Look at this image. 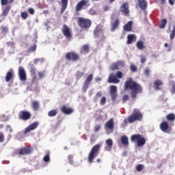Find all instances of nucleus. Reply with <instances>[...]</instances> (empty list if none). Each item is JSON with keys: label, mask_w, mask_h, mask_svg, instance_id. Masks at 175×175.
I'll list each match as a JSON object with an SVG mask.
<instances>
[{"label": "nucleus", "mask_w": 175, "mask_h": 175, "mask_svg": "<svg viewBox=\"0 0 175 175\" xmlns=\"http://www.w3.org/2000/svg\"><path fill=\"white\" fill-rule=\"evenodd\" d=\"M124 88L125 90H130L131 91V96L132 99H136L137 94H142L143 92L142 85L133 81L132 78H129L128 81H125Z\"/></svg>", "instance_id": "obj_1"}, {"label": "nucleus", "mask_w": 175, "mask_h": 175, "mask_svg": "<svg viewBox=\"0 0 175 175\" xmlns=\"http://www.w3.org/2000/svg\"><path fill=\"white\" fill-rule=\"evenodd\" d=\"M100 144H96L92 148L88 154L89 163H92V162H94V159L98 157V154H99V151H100Z\"/></svg>", "instance_id": "obj_2"}, {"label": "nucleus", "mask_w": 175, "mask_h": 175, "mask_svg": "<svg viewBox=\"0 0 175 175\" xmlns=\"http://www.w3.org/2000/svg\"><path fill=\"white\" fill-rule=\"evenodd\" d=\"M142 120H143V113L140 112V110L137 109H134L132 115L128 117V121L130 124L135 121H142Z\"/></svg>", "instance_id": "obj_3"}, {"label": "nucleus", "mask_w": 175, "mask_h": 175, "mask_svg": "<svg viewBox=\"0 0 175 175\" xmlns=\"http://www.w3.org/2000/svg\"><path fill=\"white\" fill-rule=\"evenodd\" d=\"M131 141L134 143H137V147H143L146 143V138L143 137V135L140 134H135L131 135Z\"/></svg>", "instance_id": "obj_4"}, {"label": "nucleus", "mask_w": 175, "mask_h": 175, "mask_svg": "<svg viewBox=\"0 0 175 175\" xmlns=\"http://www.w3.org/2000/svg\"><path fill=\"white\" fill-rule=\"evenodd\" d=\"M77 23L81 29H88L92 25V22L90 19L83 17L78 18Z\"/></svg>", "instance_id": "obj_5"}, {"label": "nucleus", "mask_w": 175, "mask_h": 175, "mask_svg": "<svg viewBox=\"0 0 175 175\" xmlns=\"http://www.w3.org/2000/svg\"><path fill=\"white\" fill-rule=\"evenodd\" d=\"M94 35L96 38L99 39V40H103L105 39L106 37L103 35V29H102V25H98L94 30Z\"/></svg>", "instance_id": "obj_6"}, {"label": "nucleus", "mask_w": 175, "mask_h": 175, "mask_svg": "<svg viewBox=\"0 0 175 175\" xmlns=\"http://www.w3.org/2000/svg\"><path fill=\"white\" fill-rule=\"evenodd\" d=\"M66 59L67 61H72L73 62H77L80 59V55L75 52H68L66 54Z\"/></svg>", "instance_id": "obj_7"}, {"label": "nucleus", "mask_w": 175, "mask_h": 175, "mask_svg": "<svg viewBox=\"0 0 175 175\" xmlns=\"http://www.w3.org/2000/svg\"><path fill=\"white\" fill-rule=\"evenodd\" d=\"M84 6H86L87 8L90 6V3H88V0H81L79 2H78L75 7L76 13H79V12H81Z\"/></svg>", "instance_id": "obj_8"}, {"label": "nucleus", "mask_w": 175, "mask_h": 175, "mask_svg": "<svg viewBox=\"0 0 175 175\" xmlns=\"http://www.w3.org/2000/svg\"><path fill=\"white\" fill-rule=\"evenodd\" d=\"M18 119L23 120V121H28L32 117V115L31 114V112L28 111H21L18 113Z\"/></svg>", "instance_id": "obj_9"}, {"label": "nucleus", "mask_w": 175, "mask_h": 175, "mask_svg": "<svg viewBox=\"0 0 175 175\" xmlns=\"http://www.w3.org/2000/svg\"><path fill=\"white\" fill-rule=\"evenodd\" d=\"M62 32L66 39H68L69 40L72 39V32H70V29L68 25L64 24L62 26Z\"/></svg>", "instance_id": "obj_10"}, {"label": "nucleus", "mask_w": 175, "mask_h": 175, "mask_svg": "<svg viewBox=\"0 0 175 175\" xmlns=\"http://www.w3.org/2000/svg\"><path fill=\"white\" fill-rule=\"evenodd\" d=\"M18 77L21 81H27V72L24 69V67L19 66L18 67Z\"/></svg>", "instance_id": "obj_11"}, {"label": "nucleus", "mask_w": 175, "mask_h": 175, "mask_svg": "<svg viewBox=\"0 0 175 175\" xmlns=\"http://www.w3.org/2000/svg\"><path fill=\"white\" fill-rule=\"evenodd\" d=\"M39 126L38 122H34L30 125H29L24 131L25 135H27V133H29V132H31V131H35Z\"/></svg>", "instance_id": "obj_12"}, {"label": "nucleus", "mask_w": 175, "mask_h": 175, "mask_svg": "<svg viewBox=\"0 0 175 175\" xmlns=\"http://www.w3.org/2000/svg\"><path fill=\"white\" fill-rule=\"evenodd\" d=\"M163 87V81L161 79H156L153 83V88L155 91H161Z\"/></svg>", "instance_id": "obj_13"}, {"label": "nucleus", "mask_w": 175, "mask_h": 175, "mask_svg": "<svg viewBox=\"0 0 175 175\" xmlns=\"http://www.w3.org/2000/svg\"><path fill=\"white\" fill-rule=\"evenodd\" d=\"M60 110L61 112L63 113V114H66V116H69V114H72L74 111L72 108L68 107L66 105L62 106Z\"/></svg>", "instance_id": "obj_14"}, {"label": "nucleus", "mask_w": 175, "mask_h": 175, "mask_svg": "<svg viewBox=\"0 0 175 175\" xmlns=\"http://www.w3.org/2000/svg\"><path fill=\"white\" fill-rule=\"evenodd\" d=\"M160 129L162 132H169L168 131H172L170 126H169V123L167 122L164 121L160 124Z\"/></svg>", "instance_id": "obj_15"}, {"label": "nucleus", "mask_w": 175, "mask_h": 175, "mask_svg": "<svg viewBox=\"0 0 175 175\" xmlns=\"http://www.w3.org/2000/svg\"><path fill=\"white\" fill-rule=\"evenodd\" d=\"M32 152L31 148L28 147H24L19 150L18 154L19 155H29Z\"/></svg>", "instance_id": "obj_16"}, {"label": "nucleus", "mask_w": 175, "mask_h": 175, "mask_svg": "<svg viewBox=\"0 0 175 175\" xmlns=\"http://www.w3.org/2000/svg\"><path fill=\"white\" fill-rule=\"evenodd\" d=\"M108 83H113V84H118V83H120V79H117L116 75L111 73L109 75V77L108 78Z\"/></svg>", "instance_id": "obj_17"}, {"label": "nucleus", "mask_w": 175, "mask_h": 175, "mask_svg": "<svg viewBox=\"0 0 175 175\" xmlns=\"http://www.w3.org/2000/svg\"><path fill=\"white\" fill-rule=\"evenodd\" d=\"M120 12L124 13V14H129V5L126 3H124L120 7Z\"/></svg>", "instance_id": "obj_18"}, {"label": "nucleus", "mask_w": 175, "mask_h": 175, "mask_svg": "<svg viewBox=\"0 0 175 175\" xmlns=\"http://www.w3.org/2000/svg\"><path fill=\"white\" fill-rule=\"evenodd\" d=\"M94 79V75L90 74L85 79V81L83 83V88H88L90 87V83L92 81V79Z\"/></svg>", "instance_id": "obj_19"}, {"label": "nucleus", "mask_w": 175, "mask_h": 175, "mask_svg": "<svg viewBox=\"0 0 175 175\" xmlns=\"http://www.w3.org/2000/svg\"><path fill=\"white\" fill-rule=\"evenodd\" d=\"M11 9H12V6H10V5H7L5 7H4L2 10L3 17H6V16L9 14V12H10Z\"/></svg>", "instance_id": "obj_20"}, {"label": "nucleus", "mask_w": 175, "mask_h": 175, "mask_svg": "<svg viewBox=\"0 0 175 175\" xmlns=\"http://www.w3.org/2000/svg\"><path fill=\"white\" fill-rule=\"evenodd\" d=\"M106 128L108 129H114V120L113 118L109 119L105 124Z\"/></svg>", "instance_id": "obj_21"}, {"label": "nucleus", "mask_w": 175, "mask_h": 175, "mask_svg": "<svg viewBox=\"0 0 175 175\" xmlns=\"http://www.w3.org/2000/svg\"><path fill=\"white\" fill-rule=\"evenodd\" d=\"M107 146L105 147L106 151H111L113 148V140L111 139L106 140Z\"/></svg>", "instance_id": "obj_22"}, {"label": "nucleus", "mask_w": 175, "mask_h": 175, "mask_svg": "<svg viewBox=\"0 0 175 175\" xmlns=\"http://www.w3.org/2000/svg\"><path fill=\"white\" fill-rule=\"evenodd\" d=\"M120 25V19H116L114 22L111 24V31L112 32H114L116 31V28H118V26Z\"/></svg>", "instance_id": "obj_23"}, {"label": "nucleus", "mask_w": 175, "mask_h": 175, "mask_svg": "<svg viewBox=\"0 0 175 175\" xmlns=\"http://www.w3.org/2000/svg\"><path fill=\"white\" fill-rule=\"evenodd\" d=\"M139 6L142 10H146L147 9V1L146 0H139Z\"/></svg>", "instance_id": "obj_24"}, {"label": "nucleus", "mask_w": 175, "mask_h": 175, "mask_svg": "<svg viewBox=\"0 0 175 175\" xmlns=\"http://www.w3.org/2000/svg\"><path fill=\"white\" fill-rule=\"evenodd\" d=\"M133 24V22L129 21L126 25H124L123 27L124 29L127 32H131V31H132Z\"/></svg>", "instance_id": "obj_25"}, {"label": "nucleus", "mask_w": 175, "mask_h": 175, "mask_svg": "<svg viewBox=\"0 0 175 175\" xmlns=\"http://www.w3.org/2000/svg\"><path fill=\"white\" fill-rule=\"evenodd\" d=\"M68 0H62V8L60 10V13L62 14L66 10V8H68Z\"/></svg>", "instance_id": "obj_26"}, {"label": "nucleus", "mask_w": 175, "mask_h": 175, "mask_svg": "<svg viewBox=\"0 0 175 175\" xmlns=\"http://www.w3.org/2000/svg\"><path fill=\"white\" fill-rule=\"evenodd\" d=\"M120 142L123 146H129V139L126 135H123L120 138Z\"/></svg>", "instance_id": "obj_27"}, {"label": "nucleus", "mask_w": 175, "mask_h": 175, "mask_svg": "<svg viewBox=\"0 0 175 175\" xmlns=\"http://www.w3.org/2000/svg\"><path fill=\"white\" fill-rule=\"evenodd\" d=\"M13 79V70H10L5 76V81L6 83H9L10 80H12Z\"/></svg>", "instance_id": "obj_28"}, {"label": "nucleus", "mask_w": 175, "mask_h": 175, "mask_svg": "<svg viewBox=\"0 0 175 175\" xmlns=\"http://www.w3.org/2000/svg\"><path fill=\"white\" fill-rule=\"evenodd\" d=\"M136 46L138 50H144V42L142 40H139L136 43Z\"/></svg>", "instance_id": "obj_29"}, {"label": "nucleus", "mask_w": 175, "mask_h": 175, "mask_svg": "<svg viewBox=\"0 0 175 175\" xmlns=\"http://www.w3.org/2000/svg\"><path fill=\"white\" fill-rule=\"evenodd\" d=\"M166 120H168L169 122H174L175 115L174 113H169L166 116Z\"/></svg>", "instance_id": "obj_30"}, {"label": "nucleus", "mask_w": 175, "mask_h": 175, "mask_svg": "<svg viewBox=\"0 0 175 175\" xmlns=\"http://www.w3.org/2000/svg\"><path fill=\"white\" fill-rule=\"evenodd\" d=\"M135 40V34H129L127 36V44H131V43Z\"/></svg>", "instance_id": "obj_31"}, {"label": "nucleus", "mask_w": 175, "mask_h": 175, "mask_svg": "<svg viewBox=\"0 0 175 175\" xmlns=\"http://www.w3.org/2000/svg\"><path fill=\"white\" fill-rule=\"evenodd\" d=\"M81 53L88 54V53H90V46L88 44L83 45L81 49Z\"/></svg>", "instance_id": "obj_32"}, {"label": "nucleus", "mask_w": 175, "mask_h": 175, "mask_svg": "<svg viewBox=\"0 0 175 175\" xmlns=\"http://www.w3.org/2000/svg\"><path fill=\"white\" fill-rule=\"evenodd\" d=\"M40 104L38 101H33L31 103V107L34 111H38L39 110Z\"/></svg>", "instance_id": "obj_33"}, {"label": "nucleus", "mask_w": 175, "mask_h": 175, "mask_svg": "<svg viewBox=\"0 0 175 175\" xmlns=\"http://www.w3.org/2000/svg\"><path fill=\"white\" fill-rule=\"evenodd\" d=\"M58 114V110L57 109H52L48 112L49 117H55Z\"/></svg>", "instance_id": "obj_34"}, {"label": "nucleus", "mask_w": 175, "mask_h": 175, "mask_svg": "<svg viewBox=\"0 0 175 175\" xmlns=\"http://www.w3.org/2000/svg\"><path fill=\"white\" fill-rule=\"evenodd\" d=\"M166 24H167V21L166 19H162L161 24L159 25V27L161 29H163L165 27H166Z\"/></svg>", "instance_id": "obj_35"}, {"label": "nucleus", "mask_w": 175, "mask_h": 175, "mask_svg": "<svg viewBox=\"0 0 175 175\" xmlns=\"http://www.w3.org/2000/svg\"><path fill=\"white\" fill-rule=\"evenodd\" d=\"M174 36H175V25L173 26V29L171 31V33L170 35V40H173V39H174Z\"/></svg>", "instance_id": "obj_36"}, {"label": "nucleus", "mask_w": 175, "mask_h": 175, "mask_svg": "<svg viewBox=\"0 0 175 175\" xmlns=\"http://www.w3.org/2000/svg\"><path fill=\"white\" fill-rule=\"evenodd\" d=\"M110 69H111V70H118V64L117 62L111 64V66H110Z\"/></svg>", "instance_id": "obj_37"}, {"label": "nucleus", "mask_w": 175, "mask_h": 175, "mask_svg": "<svg viewBox=\"0 0 175 175\" xmlns=\"http://www.w3.org/2000/svg\"><path fill=\"white\" fill-rule=\"evenodd\" d=\"M114 93H117V86L111 85L110 86L109 94H114Z\"/></svg>", "instance_id": "obj_38"}, {"label": "nucleus", "mask_w": 175, "mask_h": 175, "mask_svg": "<svg viewBox=\"0 0 175 175\" xmlns=\"http://www.w3.org/2000/svg\"><path fill=\"white\" fill-rule=\"evenodd\" d=\"M130 70L133 72V73H135L137 72V66H136L135 64H131L130 66Z\"/></svg>", "instance_id": "obj_39"}, {"label": "nucleus", "mask_w": 175, "mask_h": 175, "mask_svg": "<svg viewBox=\"0 0 175 175\" xmlns=\"http://www.w3.org/2000/svg\"><path fill=\"white\" fill-rule=\"evenodd\" d=\"M135 169H136V170L137 172H142L144 169V165H143V164H138V165H137Z\"/></svg>", "instance_id": "obj_40"}, {"label": "nucleus", "mask_w": 175, "mask_h": 175, "mask_svg": "<svg viewBox=\"0 0 175 175\" xmlns=\"http://www.w3.org/2000/svg\"><path fill=\"white\" fill-rule=\"evenodd\" d=\"M34 51H36V44L30 46L29 49L27 50V53H33Z\"/></svg>", "instance_id": "obj_41"}, {"label": "nucleus", "mask_w": 175, "mask_h": 175, "mask_svg": "<svg viewBox=\"0 0 175 175\" xmlns=\"http://www.w3.org/2000/svg\"><path fill=\"white\" fill-rule=\"evenodd\" d=\"M21 17L23 19V20H27V18H28V12H23L21 14Z\"/></svg>", "instance_id": "obj_42"}, {"label": "nucleus", "mask_w": 175, "mask_h": 175, "mask_svg": "<svg viewBox=\"0 0 175 175\" xmlns=\"http://www.w3.org/2000/svg\"><path fill=\"white\" fill-rule=\"evenodd\" d=\"M44 162H49L50 161V152H47L46 155L43 158Z\"/></svg>", "instance_id": "obj_43"}, {"label": "nucleus", "mask_w": 175, "mask_h": 175, "mask_svg": "<svg viewBox=\"0 0 175 175\" xmlns=\"http://www.w3.org/2000/svg\"><path fill=\"white\" fill-rule=\"evenodd\" d=\"M106 97L103 96L100 98V104L101 105V106H105V105H106Z\"/></svg>", "instance_id": "obj_44"}, {"label": "nucleus", "mask_w": 175, "mask_h": 175, "mask_svg": "<svg viewBox=\"0 0 175 175\" xmlns=\"http://www.w3.org/2000/svg\"><path fill=\"white\" fill-rule=\"evenodd\" d=\"M171 94H175V81L171 82Z\"/></svg>", "instance_id": "obj_45"}, {"label": "nucleus", "mask_w": 175, "mask_h": 175, "mask_svg": "<svg viewBox=\"0 0 175 175\" xmlns=\"http://www.w3.org/2000/svg\"><path fill=\"white\" fill-rule=\"evenodd\" d=\"M116 79H122V72L121 71H118L115 75Z\"/></svg>", "instance_id": "obj_46"}, {"label": "nucleus", "mask_w": 175, "mask_h": 175, "mask_svg": "<svg viewBox=\"0 0 175 175\" xmlns=\"http://www.w3.org/2000/svg\"><path fill=\"white\" fill-rule=\"evenodd\" d=\"M111 97V100L113 101L116 100V99H117V92L116 93H109Z\"/></svg>", "instance_id": "obj_47"}, {"label": "nucleus", "mask_w": 175, "mask_h": 175, "mask_svg": "<svg viewBox=\"0 0 175 175\" xmlns=\"http://www.w3.org/2000/svg\"><path fill=\"white\" fill-rule=\"evenodd\" d=\"M102 95H103V92L102 91L98 92L94 97V99H99Z\"/></svg>", "instance_id": "obj_48"}, {"label": "nucleus", "mask_w": 175, "mask_h": 175, "mask_svg": "<svg viewBox=\"0 0 175 175\" xmlns=\"http://www.w3.org/2000/svg\"><path fill=\"white\" fill-rule=\"evenodd\" d=\"M83 76H84V72H83L81 71H78L77 72L76 77H77V79H81V77Z\"/></svg>", "instance_id": "obj_49"}, {"label": "nucleus", "mask_w": 175, "mask_h": 175, "mask_svg": "<svg viewBox=\"0 0 175 175\" xmlns=\"http://www.w3.org/2000/svg\"><path fill=\"white\" fill-rule=\"evenodd\" d=\"M117 64H118V68H119V66L120 68H124V66H125V62H124L122 61H118Z\"/></svg>", "instance_id": "obj_50"}, {"label": "nucleus", "mask_w": 175, "mask_h": 175, "mask_svg": "<svg viewBox=\"0 0 175 175\" xmlns=\"http://www.w3.org/2000/svg\"><path fill=\"white\" fill-rule=\"evenodd\" d=\"M5 142V134L0 132V143H3Z\"/></svg>", "instance_id": "obj_51"}, {"label": "nucleus", "mask_w": 175, "mask_h": 175, "mask_svg": "<svg viewBox=\"0 0 175 175\" xmlns=\"http://www.w3.org/2000/svg\"><path fill=\"white\" fill-rule=\"evenodd\" d=\"M9 29H8L7 27H1V32L2 33H8Z\"/></svg>", "instance_id": "obj_52"}, {"label": "nucleus", "mask_w": 175, "mask_h": 175, "mask_svg": "<svg viewBox=\"0 0 175 175\" xmlns=\"http://www.w3.org/2000/svg\"><path fill=\"white\" fill-rule=\"evenodd\" d=\"M36 71V68L35 67L33 66L31 67L30 68L31 75H32L33 76L35 75Z\"/></svg>", "instance_id": "obj_53"}, {"label": "nucleus", "mask_w": 175, "mask_h": 175, "mask_svg": "<svg viewBox=\"0 0 175 175\" xmlns=\"http://www.w3.org/2000/svg\"><path fill=\"white\" fill-rule=\"evenodd\" d=\"M68 159L69 163H71V164L73 163V155L72 154L68 155Z\"/></svg>", "instance_id": "obj_54"}, {"label": "nucleus", "mask_w": 175, "mask_h": 175, "mask_svg": "<svg viewBox=\"0 0 175 175\" xmlns=\"http://www.w3.org/2000/svg\"><path fill=\"white\" fill-rule=\"evenodd\" d=\"M100 128H102L100 124L96 125L94 127V132H98V131H100Z\"/></svg>", "instance_id": "obj_55"}, {"label": "nucleus", "mask_w": 175, "mask_h": 175, "mask_svg": "<svg viewBox=\"0 0 175 175\" xmlns=\"http://www.w3.org/2000/svg\"><path fill=\"white\" fill-rule=\"evenodd\" d=\"M43 61H44V58H41V59H34V64H38V62L42 63Z\"/></svg>", "instance_id": "obj_56"}, {"label": "nucleus", "mask_w": 175, "mask_h": 175, "mask_svg": "<svg viewBox=\"0 0 175 175\" xmlns=\"http://www.w3.org/2000/svg\"><path fill=\"white\" fill-rule=\"evenodd\" d=\"M8 3H9V0H1V5H2V6Z\"/></svg>", "instance_id": "obj_57"}, {"label": "nucleus", "mask_w": 175, "mask_h": 175, "mask_svg": "<svg viewBox=\"0 0 175 175\" xmlns=\"http://www.w3.org/2000/svg\"><path fill=\"white\" fill-rule=\"evenodd\" d=\"M38 77H40V79H43V77H44V71L39 72Z\"/></svg>", "instance_id": "obj_58"}, {"label": "nucleus", "mask_w": 175, "mask_h": 175, "mask_svg": "<svg viewBox=\"0 0 175 175\" xmlns=\"http://www.w3.org/2000/svg\"><path fill=\"white\" fill-rule=\"evenodd\" d=\"M123 102H126V100H129V96L124 95L122 98Z\"/></svg>", "instance_id": "obj_59"}, {"label": "nucleus", "mask_w": 175, "mask_h": 175, "mask_svg": "<svg viewBox=\"0 0 175 175\" xmlns=\"http://www.w3.org/2000/svg\"><path fill=\"white\" fill-rule=\"evenodd\" d=\"M6 128H7V131H8L10 133L13 132V129H12V126H10V125H7Z\"/></svg>", "instance_id": "obj_60"}, {"label": "nucleus", "mask_w": 175, "mask_h": 175, "mask_svg": "<svg viewBox=\"0 0 175 175\" xmlns=\"http://www.w3.org/2000/svg\"><path fill=\"white\" fill-rule=\"evenodd\" d=\"M146 61H147V59L146 58L145 56H142L141 57V62L142 64H144V62H146Z\"/></svg>", "instance_id": "obj_61"}, {"label": "nucleus", "mask_w": 175, "mask_h": 175, "mask_svg": "<svg viewBox=\"0 0 175 175\" xmlns=\"http://www.w3.org/2000/svg\"><path fill=\"white\" fill-rule=\"evenodd\" d=\"M28 11L30 14H35V10L33 8H29Z\"/></svg>", "instance_id": "obj_62"}, {"label": "nucleus", "mask_w": 175, "mask_h": 175, "mask_svg": "<svg viewBox=\"0 0 175 175\" xmlns=\"http://www.w3.org/2000/svg\"><path fill=\"white\" fill-rule=\"evenodd\" d=\"M144 73L146 76H150V69L149 68H146L145 70H144Z\"/></svg>", "instance_id": "obj_63"}, {"label": "nucleus", "mask_w": 175, "mask_h": 175, "mask_svg": "<svg viewBox=\"0 0 175 175\" xmlns=\"http://www.w3.org/2000/svg\"><path fill=\"white\" fill-rule=\"evenodd\" d=\"M89 14H91L92 16H94L95 14V10H94V9H90L89 10Z\"/></svg>", "instance_id": "obj_64"}]
</instances>
